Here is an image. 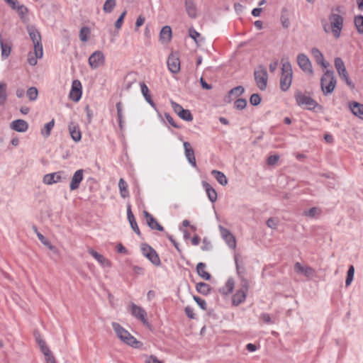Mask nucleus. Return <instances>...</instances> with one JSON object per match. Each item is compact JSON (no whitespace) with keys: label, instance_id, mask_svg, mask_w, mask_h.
I'll return each instance as SVG.
<instances>
[{"label":"nucleus","instance_id":"obj_1","mask_svg":"<svg viewBox=\"0 0 363 363\" xmlns=\"http://www.w3.org/2000/svg\"><path fill=\"white\" fill-rule=\"evenodd\" d=\"M112 327L116 333V336L125 344L138 348L142 345V343L136 340L127 330L123 328L120 324L113 323Z\"/></svg>","mask_w":363,"mask_h":363},{"label":"nucleus","instance_id":"obj_2","mask_svg":"<svg viewBox=\"0 0 363 363\" xmlns=\"http://www.w3.org/2000/svg\"><path fill=\"white\" fill-rule=\"evenodd\" d=\"M293 71L291 64L286 61L282 63L280 88L283 91H287L291 84Z\"/></svg>","mask_w":363,"mask_h":363},{"label":"nucleus","instance_id":"obj_3","mask_svg":"<svg viewBox=\"0 0 363 363\" xmlns=\"http://www.w3.org/2000/svg\"><path fill=\"white\" fill-rule=\"evenodd\" d=\"M294 99L298 106L309 110L314 109L318 106V103L308 94L299 90L295 92Z\"/></svg>","mask_w":363,"mask_h":363},{"label":"nucleus","instance_id":"obj_4","mask_svg":"<svg viewBox=\"0 0 363 363\" xmlns=\"http://www.w3.org/2000/svg\"><path fill=\"white\" fill-rule=\"evenodd\" d=\"M336 82L333 72L327 70L320 79V86L323 94H332L336 86Z\"/></svg>","mask_w":363,"mask_h":363},{"label":"nucleus","instance_id":"obj_5","mask_svg":"<svg viewBox=\"0 0 363 363\" xmlns=\"http://www.w3.org/2000/svg\"><path fill=\"white\" fill-rule=\"evenodd\" d=\"M248 289L249 283L247 280L243 279L241 288L238 289L232 297L233 305L237 306L243 303L246 299Z\"/></svg>","mask_w":363,"mask_h":363},{"label":"nucleus","instance_id":"obj_6","mask_svg":"<svg viewBox=\"0 0 363 363\" xmlns=\"http://www.w3.org/2000/svg\"><path fill=\"white\" fill-rule=\"evenodd\" d=\"M329 20L333 35L335 38H338L343 27V18L338 14H332Z\"/></svg>","mask_w":363,"mask_h":363},{"label":"nucleus","instance_id":"obj_7","mask_svg":"<svg viewBox=\"0 0 363 363\" xmlns=\"http://www.w3.org/2000/svg\"><path fill=\"white\" fill-rule=\"evenodd\" d=\"M257 86L261 90H264L267 86L268 74L264 68L259 67L254 73Z\"/></svg>","mask_w":363,"mask_h":363},{"label":"nucleus","instance_id":"obj_8","mask_svg":"<svg viewBox=\"0 0 363 363\" xmlns=\"http://www.w3.org/2000/svg\"><path fill=\"white\" fill-rule=\"evenodd\" d=\"M335 67L340 77L343 79L350 87L353 88L354 85L350 80L344 62L340 58L337 57L335 60Z\"/></svg>","mask_w":363,"mask_h":363},{"label":"nucleus","instance_id":"obj_9","mask_svg":"<svg viewBox=\"0 0 363 363\" xmlns=\"http://www.w3.org/2000/svg\"><path fill=\"white\" fill-rule=\"evenodd\" d=\"M88 62L92 69H97L104 65L105 62V56L101 51H95L89 57Z\"/></svg>","mask_w":363,"mask_h":363},{"label":"nucleus","instance_id":"obj_10","mask_svg":"<svg viewBox=\"0 0 363 363\" xmlns=\"http://www.w3.org/2000/svg\"><path fill=\"white\" fill-rule=\"evenodd\" d=\"M131 314L137 319L140 320L143 323H147V313L145 309L136 304L132 303L129 306Z\"/></svg>","mask_w":363,"mask_h":363},{"label":"nucleus","instance_id":"obj_11","mask_svg":"<svg viewBox=\"0 0 363 363\" xmlns=\"http://www.w3.org/2000/svg\"><path fill=\"white\" fill-rule=\"evenodd\" d=\"M82 94V85L79 80H74L69 92V99L75 102L80 100Z\"/></svg>","mask_w":363,"mask_h":363},{"label":"nucleus","instance_id":"obj_12","mask_svg":"<svg viewBox=\"0 0 363 363\" xmlns=\"http://www.w3.org/2000/svg\"><path fill=\"white\" fill-rule=\"evenodd\" d=\"M143 254L153 264L159 265L160 264V257L156 251L149 245H143L142 247Z\"/></svg>","mask_w":363,"mask_h":363},{"label":"nucleus","instance_id":"obj_13","mask_svg":"<svg viewBox=\"0 0 363 363\" xmlns=\"http://www.w3.org/2000/svg\"><path fill=\"white\" fill-rule=\"evenodd\" d=\"M167 67L169 72L174 74L180 71V60L177 53H171L167 59Z\"/></svg>","mask_w":363,"mask_h":363},{"label":"nucleus","instance_id":"obj_14","mask_svg":"<svg viewBox=\"0 0 363 363\" xmlns=\"http://www.w3.org/2000/svg\"><path fill=\"white\" fill-rule=\"evenodd\" d=\"M43 55V45L34 46L33 52H30L28 54V62L31 66H35L38 63V59H40Z\"/></svg>","mask_w":363,"mask_h":363},{"label":"nucleus","instance_id":"obj_15","mask_svg":"<svg viewBox=\"0 0 363 363\" xmlns=\"http://www.w3.org/2000/svg\"><path fill=\"white\" fill-rule=\"evenodd\" d=\"M64 174L65 173L62 171L47 174L43 177V182L44 184L48 185L60 182L65 179Z\"/></svg>","mask_w":363,"mask_h":363},{"label":"nucleus","instance_id":"obj_16","mask_svg":"<svg viewBox=\"0 0 363 363\" xmlns=\"http://www.w3.org/2000/svg\"><path fill=\"white\" fill-rule=\"evenodd\" d=\"M12 9L16 10L21 18H24L28 14L27 7L23 4H19L17 0H4Z\"/></svg>","mask_w":363,"mask_h":363},{"label":"nucleus","instance_id":"obj_17","mask_svg":"<svg viewBox=\"0 0 363 363\" xmlns=\"http://www.w3.org/2000/svg\"><path fill=\"white\" fill-rule=\"evenodd\" d=\"M297 62L300 68L309 74L313 73L311 63L308 57L304 54H299L297 57Z\"/></svg>","mask_w":363,"mask_h":363},{"label":"nucleus","instance_id":"obj_18","mask_svg":"<svg viewBox=\"0 0 363 363\" xmlns=\"http://www.w3.org/2000/svg\"><path fill=\"white\" fill-rule=\"evenodd\" d=\"M84 179V170L78 169L73 174L70 183H69V189L71 191H74L77 189L79 187L80 183L82 182Z\"/></svg>","mask_w":363,"mask_h":363},{"label":"nucleus","instance_id":"obj_19","mask_svg":"<svg viewBox=\"0 0 363 363\" xmlns=\"http://www.w3.org/2000/svg\"><path fill=\"white\" fill-rule=\"evenodd\" d=\"M88 252L100 264L101 267L107 268L111 267V262L104 255L95 251L94 249L89 248Z\"/></svg>","mask_w":363,"mask_h":363},{"label":"nucleus","instance_id":"obj_20","mask_svg":"<svg viewBox=\"0 0 363 363\" xmlns=\"http://www.w3.org/2000/svg\"><path fill=\"white\" fill-rule=\"evenodd\" d=\"M184 148V155L188 162L193 166H196V161L194 155V150L192 148L191 144L188 142L183 143Z\"/></svg>","mask_w":363,"mask_h":363},{"label":"nucleus","instance_id":"obj_21","mask_svg":"<svg viewBox=\"0 0 363 363\" xmlns=\"http://www.w3.org/2000/svg\"><path fill=\"white\" fill-rule=\"evenodd\" d=\"M222 238L225 240L227 245L232 249L236 247V240L233 235L226 228H220Z\"/></svg>","mask_w":363,"mask_h":363},{"label":"nucleus","instance_id":"obj_22","mask_svg":"<svg viewBox=\"0 0 363 363\" xmlns=\"http://www.w3.org/2000/svg\"><path fill=\"white\" fill-rule=\"evenodd\" d=\"M68 129L72 139L74 142H79L82 139V132L79 126L77 123L71 122L69 124Z\"/></svg>","mask_w":363,"mask_h":363},{"label":"nucleus","instance_id":"obj_23","mask_svg":"<svg viewBox=\"0 0 363 363\" xmlns=\"http://www.w3.org/2000/svg\"><path fill=\"white\" fill-rule=\"evenodd\" d=\"M10 128L17 132L24 133L28 129V123L22 119H18L10 123Z\"/></svg>","mask_w":363,"mask_h":363},{"label":"nucleus","instance_id":"obj_24","mask_svg":"<svg viewBox=\"0 0 363 363\" xmlns=\"http://www.w3.org/2000/svg\"><path fill=\"white\" fill-rule=\"evenodd\" d=\"M143 215L150 228L159 231H162L164 230L163 227L160 225L155 218L147 211H144Z\"/></svg>","mask_w":363,"mask_h":363},{"label":"nucleus","instance_id":"obj_25","mask_svg":"<svg viewBox=\"0 0 363 363\" xmlns=\"http://www.w3.org/2000/svg\"><path fill=\"white\" fill-rule=\"evenodd\" d=\"M172 37V29L169 26H164L160 33V40L163 44H167L171 41Z\"/></svg>","mask_w":363,"mask_h":363},{"label":"nucleus","instance_id":"obj_26","mask_svg":"<svg viewBox=\"0 0 363 363\" xmlns=\"http://www.w3.org/2000/svg\"><path fill=\"white\" fill-rule=\"evenodd\" d=\"M294 270L298 274H304L307 277H311L314 274V271L308 266H303L299 262L294 264Z\"/></svg>","mask_w":363,"mask_h":363},{"label":"nucleus","instance_id":"obj_27","mask_svg":"<svg viewBox=\"0 0 363 363\" xmlns=\"http://www.w3.org/2000/svg\"><path fill=\"white\" fill-rule=\"evenodd\" d=\"M349 108L355 116L363 119V104L356 101L350 102Z\"/></svg>","mask_w":363,"mask_h":363},{"label":"nucleus","instance_id":"obj_28","mask_svg":"<svg viewBox=\"0 0 363 363\" xmlns=\"http://www.w3.org/2000/svg\"><path fill=\"white\" fill-rule=\"evenodd\" d=\"M28 32L30 35V39L32 40L34 46L35 45H42L41 36L39 31L34 27L30 26L28 27Z\"/></svg>","mask_w":363,"mask_h":363},{"label":"nucleus","instance_id":"obj_29","mask_svg":"<svg viewBox=\"0 0 363 363\" xmlns=\"http://www.w3.org/2000/svg\"><path fill=\"white\" fill-rule=\"evenodd\" d=\"M234 287L235 281L233 279L230 278L226 281L225 285L219 289V291L223 295H228L233 292Z\"/></svg>","mask_w":363,"mask_h":363},{"label":"nucleus","instance_id":"obj_30","mask_svg":"<svg viewBox=\"0 0 363 363\" xmlns=\"http://www.w3.org/2000/svg\"><path fill=\"white\" fill-rule=\"evenodd\" d=\"M311 55L318 64L320 65L324 68L328 67V64L324 61L323 55L319 50L313 48L311 50Z\"/></svg>","mask_w":363,"mask_h":363},{"label":"nucleus","instance_id":"obj_31","mask_svg":"<svg viewBox=\"0 0 363 363\" xmlns=\"http://www.w3.org/2000/svg\"><path fill=\"white\" fill-rule=\"evenodd\" d=\"M140 90L143 96H144L145 101L150 104L152 106L155 105L154 101L152 99V96L150 93L149 88L144 82L140 83Z\"/></svg>","mask_w":363,"mask_h":363},{"label":"nucleus","instance_id":"obj_32","mask_svg":"<svg viewBox=\"0 0 363 363\" xmlns=\"http://www.w3.org/2000/svg\"><path fill=\"white\" fill-rule=\"evenodd\" d=\"M203 186L206 190L209 200L211 202H215L217 199V193L216 190L207 182H203Z\"/></svg>","mask_w":363,"mask_h":363},{"label":"nucleus","instance_id":"obj_33","mask_svg":"<svg viewBox=\"0 0 363 363\" xmlns=\"http://www.w3.org/2000/svg\"><path fill=\"white\" fill-rule=\"evenodd\" d=\"M196 271L198 274L204 280H209L211 279V275L206 271V266L204 263L199 262L196 266Z\"/></svg>","mask_w":363,"mask_h":363},{"label":"nucleus","instance_id":"obj_34","mask_svg":"<svg viewBox=\"0 0 363 363\" xmlns=\"http://www.w3.org/2000/svg\"><path fill=\"white\" fill-rule=\"evenodd\" d=\"M185 6L188 15L191 18L196 16V8L193 0H185Z\"/></svg>","mask_w":363,"mask_h":363},{"label":"nucleus","instance_id":"obj_35","mask_svg":"<svg viewBox=\"0 0 363 363\" xmlns=\"http://www.w3.org/2000/svg\"><path fill=\"white\" fill-rule=\"evenodd\" d=\"M118 188L121 197L127 198L129 196L128 185L127 182L122 178L119 179Z\"/></svg>","mask_w":363,"mask_h":363},{"label":"nucleus","instance_id":"obj_36","mask_svg":"<svg viewBox=\"0 0 363 363\" xmlns=\"http://www.w3.org/2000/svg\"><path fill=\"white\" fill-rule=\"evenodd\" d=\"M245 89L242 86H238L233 89H232L228 93V99L229 101L233 100L237 97L242 95L244 92Z\"/></svg>","mask_w":363,"mask_h":363},{"label":"nucleus","instance_id":"obj_37","mask_svg":"<svg viewBox=\"0 0 363 363\" xmlns=\"http://www.w3.org/2000/svg\"><path fill=\"white\" fill-rule=\"evenodd\" d=\"M55 120L52 119L49 123L45 124L43 128L41 129V134L44 138H48L50 135L52 129L55 126Z\"/></svg>","mask_w":363,"mask_h":363},{"label":"nucleus","instance_id":"obj_38","mask_svg":"<svg viewBox=\"0 0 363 363\" xmlns=\"http://www.w3.org/2000/svg\"><path fill=\"white\" fill-rule=\"evenodd\" d=\"M211 174L214 176L217 182L223 186H225L228 184V179L225 175L218 170H213Z\"/></svg>","mask_w":363,"mask_h":363},{"label":"nucleus","instance_id":"obj_39","mask_svg":"<svg viewBox=\"0 0 363 363\" xmlns=\"http://www.w3.org/2000/svg\"><path fill=\"white\" fill-rule=\"evenodd\" d=\"M91 30L88 27H82L79 32V38L82 42H86L89 39Z\"/></svg>","mask_w":363,"mask_h":363},{"label":"nucleus","instance_id":"obj_40","mask_svg":"<svg viewBox=\"0 0 363 363\" xmlns=\"http://www.w3.org/2000/svg\"><path fill=\"white\" fill-rule=\"evenodd\" d=\"M6 100V84L0 82V104L2 105Z\"/></svg>","mask_w":363,"mask_h":363},{"label":"nucleus","instance_id":"obj_41","mask_svg":"<svg viewBox=\"0 0 363 363\" xmlns=\"http://www.w3.org/2000/svg\"><path fill=\"white\" fill-rule=\"evenodd\" d=\"M116 6V0H106L104 4L103 10L106 13H111Z\"/></svg>","mask_w":363,"mask_h":363},{"label":"nucleus","instance_id":"obj_42","mask_svg":"<svg viewBox=\"0 0 363 363\" xmlns=\"http://www.w3.org/2000/svg\"><path fill=\"white\" fill-rule=\"evenodd\" d=\"M354 274V267L353 265L350 266L347 274V278L345 281V284L347 286H350L353 280Z\"/></svg>","mask_w":363,"mask_h":363},{"label":"nucleus","instance_id":"obj_43","mask_svg":"<svg viewBox=\"0 0 363 363\" xmlns=\"http://www.w3.org/2000/svg\"><path fill=\"white\" fill-rule=\"evenodd\" d=\"M354 23H355L356 28L357 29V31L359 33H363V16H356L354 18Z\"/></svg>","mask_w":363,"mask_h":363},{"label":"nucleus","instance_id":"obj_44","mask_svg":"<svg viewBox=\"0 0 363 363\" xmlns=\"http://www.w3.org/2000/svg\"><path fill=\"white\" fill-rule=\"evenodd\" d=\"M196 287V290L201 294H207L210 291L209 285L206 283H198Z\"/></svg>","mask_w":363,"mask_h":363},{"label":"nucleus","instance_id":"obj_45","mask_svg":"<svg viewBox=\"0 0 363 363\" xmlns=\"http://www.w3.org/2000/svg\"><path fill=\"white\" fill-rule=\"evenodd\" d=\"M38 95V89L35 87H30L27 91V96L30 101H35Z\"/></svg>","mask_w":363,"mask_h":363},{"label":"nucleus","instance_id":"obj_46","mask_svg":"<svg viewBox=\"0 0 363 363\" xmlns=\"http://www.w3.org/2000/svg\"><path fill=\"white\" fill-rule=\"evenodd\" d=\"M182 119L186 121H191L193 120V116L191 112L187 109H184L182 112L178 115Z\"/></svg>","mask_w":363,"mask_h":363},{"label":"nucleus","instance_id":"obj_47","mask_svg":"<svg viewBox=\"0 0 363 363\" xmlns=\"http://www.w3.org/2000/svg\"><path fill=\"white\" fill-rule=\"evenodd\" d=\"M247 106V101L245 99H238L234 103V107L238 110H242Z\"/></svg>","mask_w":363,"mask_h":363},{"label":"nucleus","instance_id":"obj_48","mask_svg":"<svg viewBox=\"0 0 363 363\" xmlns=\"http://www.w3.org/2000/svg\"><path fill=\"white\" fill-rule=\"evenodd\" d=\"M320 213V209H318L316 207H313V208H310L309 210L304 211L303 214L306 216L314 217L315 215L319 214Z\"/></svg>","mask_w":363,"mask_h":363},{"label":"nucleus","instance_id":"obj_49","mask_svg":"<svg viewBox=\"0 0 363 363\" xmlns=\"http://www.w3.org/2000/svg\"><path fill=\"white\" fill-rule=\"evenodd\" d=\"M37 235L43 245L47 246L51 250H54V246L51 245V243L42 234L38 233Z\"/></svg>","mask_w":363,"mask_h":363},{"label":"nucleus","instance_id":"obj_50","mask_svg":"<svg viewBox=\"0 0 363 363\" xmlns=\"http://www.w3.org/2000/svg\"><path fill=\"white\" fill-rule=\"evenodd\" d=\"M261 97L257 94H253L250 98V102L253 106H257L260 104Z\"/></svg>","mask_w":363,"mask_h":363},{"label":"nucleus","instance_id":"obj_51","mask_svg":"<svg viewBox=\"0 0 363 363\" xmlns=\"http://www.w3.org/2000/svg\"><path fill=\"white\" fill-rule=\"evenodd\" d=\"M126 15V11H124L121 14V16H119V18H118V20L116 21L115 23V27L117 28V29H120L121 27H122V25L123 23V20L125 18V16Z\"/></svg>","mask_w":363,"mask_h":363},{"label":"nucleus","instance_id":"obj_52","mask_svg":"<svg viewBox=\"0 0 363 363\" xmlns=\"http://www.w3.org/2000/svg\"><path fill=\"white\" fill-rule=\"evenodd\" d=\"M171 105H172V107L174 110V111L177 114V115H179V113L181 112H182V111L184 110L183 107L179 105V104L174 102V101H172L171 102Z\"/></svg>","mask_w":363,"mask_h":363},{"label":"nucleus","instance_id":"obj_53","mask_svg":"<svg viewBox=\"0 0 363 363\" xmlns=\"http://www.w3.org/2000/svg\"><path fill=\"white\" fill-rule=\"evenodd\" d=\"M194 299L196 302V303L201 307V308H202L203 310L206 309V303L203 299L198 296H194Z\"/></svg>","mask_w":363,"mask_h":363},{"label":"nucleus","instance_id":"obj_54","mask_svg":"<svg viewBox=\"0 0 363 363\" xmlns=\"http://www.w3.org/2000/svg\"><path fill=\"white\" fill-rule=\"evenodd\" d=\"M145 363H162V361L158 359V358L155 355H150L146 357L145 360Z\"/></svg>","mask_w":363,"mask_h":363},{"label":"nucleus","instance_id":"obj_55","mask_svg":"<svg viewBox=\"0 0 363 363\" xmlns=\"http://www.w3.org/2000/svg\"><path fill=\"white\" fill-rule=\"evenodd\" d=\"M186 315L191 319L195 318L194 309L191 306H186L184 309Z\"/></svg>","mask_w":363,"mask_h":363},{"label":"nucleus","instance_id":"obj_56","mask_svg":"<svg viewBox=\"0 0 363 363\" xmlns=\"http://www.w3.org/2000/svg\"><path fill=\"white\" fill-rule=\"evenodd\" d=\"M189 36L194 40V41L196 43H197V38H199L200 36V33H198L196 30H194V28H190L189 30Z\"/></svg>","mask_w":363,"mask_h":363},{"label":"nucleus","instance_id":"obj_57","mask_svg":"<svg viewBox=\"0 0 363 363\" xmlns=\"http://www.w3.org/2000/svg\"><path fill=\"white\" fill-rule=\"evenodd\" d=\"M259 319L265 323H272L270 315L268 313H262L259 316Z\"/></svg>","mask_w":363,"mask_h":363},{"label":"nucleus","instance_id":"obj_58","mask_svg":"<svg viewBox=\"0 0 363 363\" xmlns=\"http://www.w3.org/2000/svg\"><path fill=\"white\" fill-rule=\"evenodd\" d=\"M129 223L130 224L132 229L134 230V232L136 233L138 235H140V231L138 226L135 219L129 220Z\"/></svg>","mask_w":363,"mask_h":363},{"label":"nucleus","instance_id":"obj_59","mask_svg":"<svg viewBox=\"0 0 363 363\" xmlns=\"http://www.w3.org/2000/svg\"><path fill=\"white\" fill-rule=\"evenodd\" d=\"M279 159V156L272 155L268 157L267 163L270 165H274L278 162Z\"/></svg>","mask_w":363,"mask_h":363},{"label":"nucleus","instance_id":"obj_60","mask_svg":"<svg viewBox=\"0 0 363 363\" xmlns=\"http://www.w3.org/2000/svg\"><path fill=\"white\" fill-rule=\"evenodd\" d=\"M116 108H117V113H118V118L119 121V124L121 125V120H122V106L121 104L119 102L116 104Z\"/></svg>","mask_w":363,"mask_h":363},{"label":"nucleus","instance_id":"obj_61","mask_svg":"<svg viewBox=\"0 0 363 363\" xmlns=\"http://www.w3.org/2000/svg\"><path fill=\"white\" fill-rule=\"evenodd\" d=\"M267 225L269 228L274 229L277 226V222L274 218H269L267 221Z\"/></svg>","mask_w":363,"mask_h":363},{"label":"nucleus","instance_id":"obj_62","mask_svg":"<svg viewBox=\"0 0 363 363\" xmlns=\"http://www.w3.org/2000/svg\"><path fill=\"white\" fill-rule=\"evenodd\" d=\"M145 18L142 16H140L137 20H136V22H135V27L136 28H138L139 27H140L141 26L143 25V23H145Z\"/></svg>","mask_w":363,"mask_h":363},{"label":"nucleus","instance_id":"obj_63","mask_svg":"<svg viewBox=\"0 0 363 363\" xmlns=\"http://www.w3.org/2000/svg\"><path fill=\"white\" fill-rule=\"evenodd\" d=\"M281 21L282 26L284 28H289V24H290V21H289V19L288 18L284 17V16H281Z\"/></svg>","mask_w":363,"mask_h":363},{"label":"nucleus","instance_id":"obj_64","mask_svg":"<svg viewBox=\"0 0 363 363\" xmlns=\"http://www.w3.org/2000/svg\"><path fill=\"white\" fill-rule=\"evenodd\" d=\"M200 82L203 89L206 90L211 89L212 86L210 84H207L206 82L202 77L200 79Z\"/></svg>","mask_w":363,"mask_h":363}]
</instances>
